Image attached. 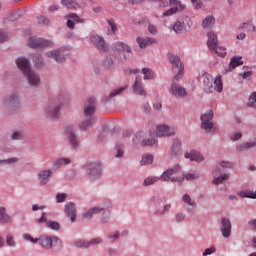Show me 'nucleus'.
<instances>
[{
  "instance_id": "nucleus-7",
  "label": "nucleus",
  "mask_w": 256,
  "mask_h": 256,
  "mask_svg": "<svg viewBox=\"0 0 256 256\" xmlns=\"http://www.w3.org/2000/svg\"><path fill=\"white\" fill-rule=\"evenodd\" d=\"M64 133L66 136L67 141L69 142V145L73 147V149H77L79 147L80 142L79 138H77V134L75 133V127L69 125L64 128Z\"/></svg>"
},
{
  "instance_id": "nucleus-11",
  "label": "nucleus",
  "mask_w": 256,
  "mask_h": 256,
  "mask_svg": "<svg viewBox=\"0 0 256 256\" xmlns=\"http://www.w3.org/2000/svg\"><path fill=\"white\" fill-rule=\"evenodd\" d=\"M87 173L89 176L90 181H95V179H99L101 177V164L98 162H93L88 164Z\"/></svg>"
},
{
  "instance_id": "nucleus-43",
  "label": "nucleus",
  "mask_w": 256,
  "mask_h": 256,
  "mask_svg": "<svg viewBox=\"0 0 256 256\" xmlns=\"http://www.w3.org/2000/svg\"><path fill=\"white\" fill-rule=\"evenodd\" d=\"M227 179H229V176H228V174H223V175H221V176H219V177H215L214 179H213V184L214 185H220V183H223V181H227Z\"/></svg>"
},
{
  "instance_id": "nucleus-50",
  "label": "nucleus",
  "mask_w": 256,
  "mask_h": 256,
  "mask_svg": "<svg viewBox=\"0 0 256 256\" xmlns=\"http://www.w3.org/2000/svg\"><path fill=\"white\" fill-rule=\"evenodd\" d=\"M157 144V140L155 139H148V140H142L141 141V145L143 147H147L149 145L153 146V145H156Z\"/></svg>"
},
{
  "instance_id": "nucleus-4",
  "label": "nucleus",
  "mask_w": 256,
  "mask_h": 256,
  "mask_svg": "<svg viewBox=\"0 0 256 256\" xmlns=\"http://www.w3.org/2000/svg\"><path fill=\"white\" fill-rule=\"evenodd\" d=\"M2 107L6 111H15L21 107V99L17 95L7 96L2 100Z\"/></svg>"
},
{
  "instance_id": "nucleus-9",
  "label": "nucleus",
  "mask_w": 256,
  "mask_h": 256,
  "mask_svg": "<svg viewBox=\"0 0 256 256\" xmlns=\"http://www.w3.org/2000/svg\"><path fill=\"white\" fill-rule=\"evenodd\" d=\"M90 43H92V45H94L101 53L109 51V44H107L105 39L99 35H92L90 37Z\"/></svg>"
},
{
  "instance_id": "nucleus-56",
  "label": "nucleus",
  "mask_w": 256,
  "mask_h": 256,
  "mask_svg": "<svg viewBox=\"0 0 256 256\" xmlns=\"http://www.w3.org/2000/svg\"><path fill=\"white\" fill-rule=\"evenodd\" d=\"M67 199V194L65 193H58L56 195V201L57 203H65V200Z\"/></svg>"
},
{
  "instance_id": "nucleus-19",
  "label": "nucleus",
  "mask_w": 256,
  "mask_h": 256,
  "mask_svg": "<svg viewBox=\"0 0 256 256\" xmlns=\"http://www.w3.org/2000/svg\"><path fill=\"white\" fill-rule=\"evenodd\" d=\"M37 243H39L43 249H53V236H40L37 238Z\"/></svg>"
},
{
  "instance_id": "nucleus-33",
  "label": "nucleus",
  "mask_w": 256,
  "mask_h": 256,
  "mask_svg": "<svg viewBox=\"0 0 256 256\" xmlns=\"http://www.w3.org/2000/svg\"><path fill=\"white\" fill-rule=\"evenodd\" d=\"M101 211H103V208L94 207V208L90 209L88 212L84 213L83 218L91 219V217H93L94 215H97V213H101Z\"/></svg>"
},
{
  "instance_id": "nucleus-45",
  "label": "nucleus",
  "mask_w": 256,
  "mask_h": 256,
  "mask_svg": "<svg viewBox=\"0 0 256 256\" xmlns=\"http://www.w3.org/2000/svg\"><path fill=\"white\" fill-rule=\"evenodd\" d=\"M108 25H109V27H110V29H111V33H112V35H115V33H117V31H118V27H117V23H115V20H113V19H109L108 20Z\"/></svg>"
},
{
  "instance_id": "nucleus-38",
  "label": "nucleus",
  "mask_w": 256,
  "mask_h": 256,
  "mask_svg": "<svg viewBox=\"0 0 256 256\" xmlns=\"http://www.w3.org/2000/svg\"><path fill=\"white\" fill-rule=\"evenodd\" d=\"M141 165H151L153 163V155L151 154H144L142 156Z\"/></svg>"
},
{
  "instance_id": "nucleus-48",
  "label": "nucleus",
  "mask_w": 256,
  "mask_h": 256,
  "mask_svg": "<svg viewBox=\"0 0 256 256\" xmlns=\"http://www.w3.org/2000/svg\"><path fill=\"white\" fill-rule=\"evenodd\" d=\"M125 89H127V87H121V88L115 89L110 93L109 97L110 98L117 97V95H121V93H123Z\"/></svg>"
},
{
  "instance_id": "nucleus-60",
  "label": "nucleus",
  "mask_w": 256,
  "mask_h": 256,
  "mask_svg": "<svg viewBox=\"0 0 256 256\" xmlns=\"http://www.w3.org/2000/svg\"><path fill=\"white\" fill-rule=\"evenodd\" d=\"M221 167H223V169H231L233 168V163L231 162H227V161H222L220 163Z\"/></svg>"
},
{
  "instance_id": "nucleus-57",
  "label": "nucleus",
  "mask_w": 256,
  "mask_h": 256,
  "mask_svg": "<svg viewBox=\"0 0 256 256\" xmlns=\"http://www.w3.org/2000/svg\"><path fill=\"white\" fill-rule=\"evenodd\" d=\"M114 62L112 58H106L104 61V67H106L107 69H111V67H113Z\"/></svg>"
},
{
  "instance_id": "nucleus-1",
  "label": "nucleus",
  "mask_w": 256,
  "mask_h": 256,
  "mask_svg": "<svg viewBox=\"0 0 256 256\" xmlns=\"http://www.w3.org/2000/svg\"><path fill=\"white\" fill-rule=\"evenodd\" d=\"M161 181H171L172 183H183V181H193L199 179L197 174H181V166L175 165L174 167L166 170L160 177Z\"/></svg>"
},
{
  "instance_id": "nucleus-29",
  "label": "nucleus",
  "mask_w": 256,
  "mask_h": 256,
  "mask_svg": "<svg viewBox=\"0 0 256 256\" xmlns=\"http://www.w3.org/2000/svg\"><path fill=\"white\" fill-rule=\"evenodd\" d=\"M240 65H243V61H241V57L234 56L230 64L228 66V71H233L236 67H239Z\"/></svg>"
},
{
  "instance_id": "nucleus-18",
  "label": "nucleus",
  "mask_w": 256,
  "mask_h": 256,
  "mask_svg": "<svg viewBox=\"0 0 256 256\" xmlns=\"http://www.w3.org/2000/svg\"><path fill=\"white\" fill-rule=\"evenodd\" d=\"M45 111L49 117H53L54 119L59 117V111H61V105L50 103L46 106Z\"/></svg>"
},
{
  "instance_id": "nucleus-8",
  "label": "nucleus",
  "mask_w": 256,
  "mask_h": 256,
  "mask_svg": "<svg viewBox=\"0 0 256 256\" xmlns=\"http://www.w3.org/2000/svg\"><path fill=\"white\" fill-rule=\"evenodd\" d=\"M169 4L171 8L163 12L162 17H171L175 15V13L185 11V4L181 3L179 0H169Z\"/></svg>"
},
{
  "instance_id": "nucleus-44",
  "label": "nucleus",
  "mask_w": 256,
  "mask_h": 256,
  "mask_svg": "<svg viewBox=\"0 0 256 256\" xmlns=\"http://www.w3.org/2000/svg\"><path fill=\"white\" fill-rule=\"evenodd\" d=\"M46 227H48L49 229H53V231H59L61 226L59 225L58 222L48 221L46 222Z\"/></svg>"
},
{
  "instance_id": "nucleus-42",
  "label": "nucleus",
  "mask_w": 256,
  "mask_h": 256,
  "mask_svg": "<svg viewBox=\"0 0 256 256\" xmlns=\"http://www.w3.org/2000/svg\"><path fill=\"white\" fill-rule=\"evenodd\" d=\"M210 51H214L216 53V55H218V57H225V55H227V49H225V47H215L214 50H210Z\"/></svg>"
},
{
  "instance_id": "nucleus-6",
  "label": "nucleus",
  "mask_w": 256,
  "mask_h": 256,
  "mask_svg": "<svg viewBox=\"0 0 256 256\" xmlns=\"http://www.w3.org/2000/svg\"><path fill=\"white\" fill-rule=\"evenodd\" d=\"M28 45L32 49H45V47H53L54 43L53 41L44 38L30 37Z\"/></svg>"
},
{
  "instance_id": "nucleus-35",
  "label": "nucleus",
  "mask_w": 256,
  "mask_h": 256,
  "mask_svg": "<svg viewBox=\"0 0 256 256\" xmlns=\"http://www.w3.org/2000/svg\"><path fill=\"white\" fill-rule=\"evenodd\" d=\"M62 5L67 9H78L79 3L76 0H62Z\"/></svg>"
},
{
  "instance_id": "nucleus-28",
  "label": "nucleus",
  "mask_w": 256,
  "mask_h": 256,
  "mask_svg": "<svg viewBox=\"0 0 256 256\" xmlns=\"http://www.w3.org/2000/svg\"><path fill=\"white\" fill-rule=\"evenodd\" d=\"M215 25V17L208 15L206 18L202 21V27L203 29H211Z\"/></svg>"
},
{
  "instance_id": "nucleus-41",
  "label": "nucleus",
  "mask_w": 256,
  "mask_h": 256,
  "mask_svg": "<svg viewBox=\"0 0 256 256\" xmlns=\"http://www.w3.org/2000/svg\"><path fill=\"white\" fill-rule=\"evenodd\" d=\"M114 154L116 159H121V157L125 155V151L123 150V145H116Z\"/></svg>"
},
{
  "instance_id": "nucleus-51",
  "label": "nucleus",
  "mask_w": 256,
  "mask_h": 256,
  "mask_svg": "<svg viewBox=\"0 0 256 256\" xmlns=\"http://www.w3.org/2000/svg\"><path fill=\"white\" fill-rule=\"evenodd\" d=\"M33 61L36 67H41V65H43V56L35 55Z\"/></svg>"
},
{
  "instance_id": "nucleus-36",
  "label": "nucleus",
  "mask_w": 256,
  "mask_h": 256,
  "mask_svg": "<svg viewBox=\"0 0 256 256\" xmlns=\"http://www.w3.org/2000/svg\"><path fill=\"white\" fill-rule=\"evenodd\" d=\"M142 75H144V81L155 79V73L150 68H143Z\"/></svg>"
},
{
  "instance_id": "nucleus-26",
  "label": "nucleus",
  "mask_w": 256,
  "mask_h": 256,
  "mask_svg": "<svg viewBox=\"0 0 256 256\" xmlns=\"http://www.w3.org/2000/svg\"><path fill=\"white\" fill-rule=\"evenodd\" d=\"M181 153V140L174 139L172 148L170 149L171 157H177Z\"/></svg>"
},
{
  "instance_id": "nucleus-52",
  "label": "nucleus",
  "mask_w": 256,
  "mask_h": 256,
  "mask_svg": "<svg viewBox=\"0 0 256 256\" xmlns=\"http://www.w3.org/2000/svg\"><path fill=\"white\" fill-rule=\"evenodd\" d=\"M11 139L13 141H19V139H23V132L21 131H15L12 135H11Z\"/></svg>"
},
{
  "instance_id": "nucleus-15",
  "label": "nucleus",
  "mask_w": 256,
  "mask_h": 256,
  "mask_svg": "<svg viewBox=\"0 0 256 256\" xmlns=\"http://www.w3.org/2000/svg\"><path fill=\"white\" fill-rule=\"evenodd\" d=\"M132 89L135 95H140V97H147V90H145V87H143V80L141 77H136Z\"/></svg>"
},
{
  "instance_id": "nucleus-47",
  "label": "nucleus",
  "mask_w": 256,
  "mask_h": 256,
  "mask_svg": "<svg viewBox=\"0 0 256 256\" xmlns=\"http://www.w3.org/2000/svg\"><path fill=\"white\" fill-rule=\"evenodd\" d=\"M19 158H9L6 160H0V165H12L13 163H17Z\"/></svg>"
},
{
  "instance_id": "nucleus-54",
  "label": "nucleus",
  "mask_w": 256,
  "mask_h": 256,
  "mask_svg": "<svg viewBox=\"0 0 256 256\" xmlns=\"http://www.w3.org/2000/svg\"><path fill=\"white\" fill-rule=\"evenodd\" d=\"M6 243H7L8 247H15V240H13V235L7 234Z\"/></svg>"
},
{
  "instance_id": "nucleus-64",
  "label": "nucleus",
  "mask_w": 256,
  "mask_h": 256,
  "mask_svg": "<svg viewBox=\"0 0 256 256\" xmlns=\"http://www.w3.org/2000/svg\"><path fill=\"white\" fill-rule=\"evenodd\" d=\"M101 241V238H94L91 241H88V245L89 247H91V245H99Z\"/></svg>"
},
{
  "instance_id": "nucleus-13",
  "label": "nucleus",
  "mask_w": 256,
  "mask_h": 256,
  "mask_svg": "<svg viewBox=\"0 0 256 256\" xmlns=\"http://www.w3.org/2000/svg\"><path fill=\"white\" fill-rule=\"evenodd\" d=\"M213 111H208L201 116V127L204 131H209V129H213Z\"/></svg>"
},
{
  "instance_id": "nucleus-34",
  "label": "nucleus",
  "mask_w": 256,
  "mask_h": 256,
  "mask_svg": "<svg viewBox=\"0 0 256 256\" xmlns=\"http://www.w3.org/2000/svg\"><path fill=\"white\" fill-rule=\"evenodd\" d=\"M0 223H11V216L5 212V207H0Z\"/></svg>"
},
{
  "instance_id": "nucleus-53",
  "label": "nucleus",
  "mask_w": 256,
  "mask_h": 256,
  "mask_svg": "<svg viewBox=\"0 0 256 256\" xmlns=\"http://www.w3.org/2000/svg\"><path fill=\"white\" fill-rule=\"evenodd\" d=\"M37 21L40 25H49L51 23V21H49V18L45 16H39L37 18Z\"/></svg>"
},
{
  "instance_id": "nucleus-40",
  "label": "nucleus",
  "mask_w": 256,
  "mask_h": 256,
  "mask_svg": "<svg viewBox=\"0 0 256 256\" xmlns=\"http://www.w3.org/2000/svg\"><path fill=\"white\" fill-rule=\"evenodd\" d=\"M239 196L242 198L247 197L248 199H256V191H241L239 192Z\"/></svg>"
},
{
  "instance_id": "nucleus-62",
  "label": "nucleus",
  "mask_w": 256,
  "mask_h": 256,
  "mask_svg": "<svg viewBox=\"0 0 256 256\" xmlns=\"http://www.w3.org/2000/svg\"><path fill=\"white\" fill-rule=\"evenodd\" d=\"M216 249L214 246L207 248L204 252H203V256H207V255H212V253H215Z\"/></svg>"
},
{
  "instance_id": "nucleus-49",
  "label": "nucleus",
  "mask_w": 256,
  "mask_h": 256,
  "mask_svg": "<svg viewBox=\"0 0 256 256\" xmlns=\"http://www.w3.org/2000/svg\"><path fill=\"white\" fill-rule=\"evenodd\" d=\"M157 181H159V178L157 177H148L144 180V185H153L154 183H157Z\"/></svg>"
},
{
  "instance_id": "nucleus-3",
  "label": "nucleus",
  "mask_w": 256,
  "mask_h": 256,
  "mask_svg": "<svg viewBox=\"0 0 256 256\" xmlns=\"http://www.w3.org/2000/svg\"><path fill=\"white\" fill-rule=\"evenodd\" d=\"M202 81L204 85L205 93H213V91H217V93H221L223 91V80H221V76H217L214 80L213 87V76L209 73L202 74Z\"/></svg>"
},
{
  "instance_id": "nucleus-5",
  "label": "nucleus",
  "mask_w": 256,
  "mask_h": 256,
  "mask_svg": "<svg viewBox=\"0 0 256 256\" xmlns=\"http://www.w3.org/2000/svg\"><path fill=\"white\" fill-rule=\"evenodd\" d=\"M169 61L172 64V71L176 73L174 80L178 81L181 79L185 69V67H183V63L181 62V58H179L177 55H171L169 57Z\"/></svg>"
},
{
  "instance_id": "nucleus-2",
  "label": "nucleus",
  "mask_w": 256,
  "mask_h": 256,
  "mask_svg": "<svg viewBox=\"0 0 256 256\" xmlns=\"http://www.w3.org/2000/svg\"><path fill=\"white\" fill-rule=\"evenodd\" d=\"M16 65L22 71L23 75L28 79L30 85H39L41 78L31 69L29 59L20 57L16 60Z\"/></svg>"
},
{
  "instance_id": "nucleus-61",
  "label": "nucleus",
  "mask_w": 256,
  "mask_h": 256,
  "mask_svg": "<svg viewBox=\"0 0 256 256\" xmlns=\"http://www.w3.org/2000/svg\"><path fill=\"white\" fill-rule=\"evenodd\" d=\"M191 3L194 5L195 9H201L203 7V3L199 0H191Z\"/></svg>"
},
{
  "instance_id": "nucleus-21",
  "label": "nucleus",
  "mask_w": 256,
  "mask_h": 256,
  "mask_svg": "<svg viewBox=\"0 0 256 256\" xmlns=\"http://www.w3.org/2000/svg\"><path fill=\"white\" fill-rule=\"evenodd\" d=\"M207 45L209 51H215V48L217 47V44L219 43V40L217 39V34L215 32L210 31L207 33Z\"/></svg>"
},
{
  "instance_id": "nucleus-37",
  "label": "nucleus",
  "mask_w": 256,
  "mask_h": 256,
  "mask_svg": "<svg viewBox=\"0 0 256 256\" xmlns=\"http://www.w3.org/2000/svg\"><path fill=\"white\" fill-rule=\"evenodd\" d=\"M93 123H95V119H89L86 121H83L79 124V129L80 131H87V129H89V127H91V125H93Z\"/></svg>"
},
{
  "instance_id": "nucleus-23",
  "label": "nucleus",
  "mask_w": 256,
  "mask_h": 256,
  "mask_svg": "<svg viewBox=\"0 0 256 256\" xmlns=\"http://www.w3.org/2000/svg\"><path fill=\"white\" fill-rule=\"evenodd\" d=\"M93 113H95V98L91 97L88 99L87 104L85 105L84 115H86V117H91Z\"/></svg>"
},
{
  "instance_id": "nucleus-17",
  "label": "nucleus",
  "mask_w": 256,
  "mask_h": 256,
  "mask_svg": "<svg viewBox=\"0 0 256 256\" xmlns=\"http://www.w3.org/2000/svg\"><path fill=\"white\" fill-rule=\"evenodd\" d=\"M112 50L118 51L119 53H129V54L133 53L131 46H129L127 43L121 42V41L113 43Z\"/></svg>"
},
{
  "instance_id": "nucleus-16",
  "label": "nucleus",
  "mask_w": 256,
  "mask_h": 256,
  "mask_svg": "<svg viewBox=\"0 0 256 256\" xmlns=\"http://www.w3.org/2000/svg\"><path fill=\"white\" fill-rule=\"evenodd\" d=\"M65 213L67 217H69L70 221L74 223L75 219H77V206L73 202H67L65 204Z\"/></svg>"
},
{
  "instance_id": "nucleus-30",
  "label": "nucleus",
  "mask_w": 256,
  "mask_h": 256,
  "mask_svg": "<svg viewBox=\"0 0 256 256\" xmlns=\"http://www.w3.org/2000/svg\"><path fill=\"white\" fill-rule=\"evenodd\" d=\"M173 30L175 33H185L187 31V25L185 22L177 21L173 26Z\"/></svg>"
},
{
  "instance_id": "nucleus-25",
  "label": "nucleus",
  "mask_w": 256,
  "mask_h": 256,
  "mask_svg": "<svg viewBox=\"0 0 256 256\" xmlns=\"http://www.w3.org/2000/svg\"><path fill=\"white\" fill-rule=\"evenodd\" d=\"M221 232L223 237L227 238L231 235V221L227 218L222 219Z\"/></svg>"
},
{
  "instance_id": "nucleus-46",
  "label": "nucleus",
  "mask_w": 256,
  "mask_h": 256,
  "mask_svg": "<svg viewBox=\"0 0 256 256\" xmlns=\"http://www.w3.org/2000/svg\"><path fill=\"white\" fill-rule=\"evenodd\" d=\"M248 105L249 107H253V109H256V92L250 95L248 99Z\"/></svg>"
},
{
  "instance_id": "nucleus-58",
  "label": "nucleus",
  "mask_w": 256,
  "mask_h": 256,
  "mask_svg": "<svg viewBox=\"0 0 256 256\" xmlns=\"http://www.w3.org/2000/svg\"><path fill=\"white\" fill-rule=\"evenodd\" d=\"M47 213L43 212L41 218L36 220V223H38L39 225H41V223H48L49 221H47Z\"/></svg>"
},
{
  "instance_id": "nucleus-39",
  "label": "nucleus",
  "mask_w": 256,
  "mask_h": 256,
  "mask_svg": "<svg viewBox=\"0 0 256 256\" xmlns=\"http://www.w3.org/2000/svg\"><path fill=\"white\" fill-rule=\"evenodd\" d=\"M182 201H183V203H186V205H189V207L197 206L195 201H193V199H191V196H189L188 194H185L182 196Z\"/></svg>"
},
{
  "instance_id": "nucleus-31",
  "label": "nucleus",
  "mask_w": 256,
  "mask_h": 256,
  "mask_svg": "<svg viewBox=\"0 0 256 256\" xmlns=\"http://www.w3.org/2000/svg\"><path fill=\"white\" fill-rule=\"evenodd\" d=\"M69 163H71L69 158H59L54 161L53 167L54 169H59L60 167H63V165H69Z\"/></svg>"
},
{
  "instance_id": "nucleus-27",
  "label": "nucleus",
  "mask_w": 256,
  "mask_h": 256,
  "mask_svg": "<svg viewBox=\"0 0 256 256\" xmlns=\"http://www.w3.org/2000/svg\"><path fill=\"white\" fill-rule=\"evenodd\" d=\"M239 31H247V33H256V27L251 22H244L238 27Z\"/></svg>"
},
{
  "instance_id": "nucleus-22",
  "label": "nucleus",
  "mask_w": 256,
  "mask_h": 256,
  "mask_svg": "<svg viewBox=\"0 0 256 256\" xmlns=\"http://www.w3.org/2000/svg\"><path fill=\"white\" fill-rule=\"evenodd\" d=\"M52 175H53V171L51 170H41L38 174L40 185H47Z\"/></svg>"
},
{
  "instance_id": "nucleus-20",
  "label": "nucleus",
  "mask_w": 256,
  "mask_h": 256,
  "mask_svg": "<svg viewBox=\"0 0 256 256\" xmlns=\"http://www.w3.org/2000/svg\"><path fill=\"white\" fill-rule=\"evenodd\" d=\"M136 41L140 49H146V47L157 44V39L151 38V37H146V38L138 37Z\"/></svg>"
},
{
  "instance_id": "nucleus-24",
  "label": "nucleus",
  "mask_w": 256,
  "mask_h": 256,
  "mask_svg": "<svg viewBox=\"0 0 256 256\" xmlns=\"http://www.w3.org/2000/svg\"><path fill=\"white\" fill-rule=\"evenodd\" d=\"M186 159H190V161H196L197 163H201V161H205V157L201 155L198 151L192 150L185 154Z\"/></svg>"
},
{
  "instance_id": "nucleus-14",
  "label": "nucleus",
  "mask_w": 256,
  "mask_h": 256,
  "mask_svg": "<svg viewBox=\"0 0 256 256\" xmlns=\"http://www.w3.org/2000/svg\"><path fill=\"white\" fill-rule=\"evenodd\" d=\"M156 135L157 137H173L175 130L165 124H160L156 126Z\"/></svg>"
},
{
  "instance_id": "nucleus-63",
  "label": "nucleus",
  "mask_w": 256,
  "mask_h": 256,
  "mask_svg": "<svg viewBox=\"0 0 256 256\" xmlns=\"http://www.w3.org/2000/svg\"><path fill=\"white\" fill-rule=\"evenodd\" d=\"M23 239H25V241H31V243H37V238L31 237L29 234H24Z\"/></svg>"
},
{
  "instance_id": "nucleus-32",
  "label": "nucleus",
  "mask_w": 256,
  "mask_h": 256,
  "mask_svg": "<svg viewBox=\"0 0 256 256\" xmlns=\"http://www.w3.org/2000/svg\"><path fill=\"white\" fill-rule=\"evenodd\" d=\"M52 245H53V249H56L57 251H61L63 249V240H61L57 236H52Z\"/></svg>"
},
{
  "instance_id": "nucleus-10",
  "label": "nucleus",
  "mask_w": 256,
  "mask_h": 256,
  "mask_svg": "<svg viewBox=\"0 0 256 256\" xmlns=\"http://www.w3.org/2000/svg\"><path fill=\"white\" fill-rule=\"evenodd\" d=\"M175 81L176 80H173V83L169 89L171 96L175 97L176 99H183L187 97V90L183 86L177 84Z\"/></svg>"
},
{
  "instance_id": "nucleus-55",
  "label": "nucleus",
  "mask_w": 256,
  "mask_h": 256,
  "mask_svg": "<svg viewBox=\"0 0 256 256\" xmlns=\"http://www.w3.org/2000/svg\"><path fill=\"white\" fill-rule=\"evenodd\" d=\"M74 244L76 245V247H89V241H85V240H76L74 242Z\"/></svg>"
},
{
  "instance_id": "nucleus-12",
  "label": "nucleus",
  "mask_w": 256,
  "mask_h": 256,
  "mask_svg": "<svg viewBox=\"0 0 256 256\" xmlns=\"http://www.w3.org/2000/svg\"><path fill=\"white\" fill-rule=\"evenodd\" d=\"M46 57H48V59H54L56 63H63L65 59H67V55L63 53V48L46 52Z\"/></svg>"
},
{
  "instance_id": "nucleus-59",
  "label": "nucleus",
  "mask_w": 256,
  "mask_h": 256,
  "mask_svg": "<svg viewBox=\"0 0 256 256\" xmlns=\"http://www.w3.org/2000/svg\"><path fill=\"white\" fill-rule=\"evenodd\" d=\"M148 31H149V33H151V35H157V33H158L157 26H155L153 24H149Z\"/></svg>"
}]
</instances>
